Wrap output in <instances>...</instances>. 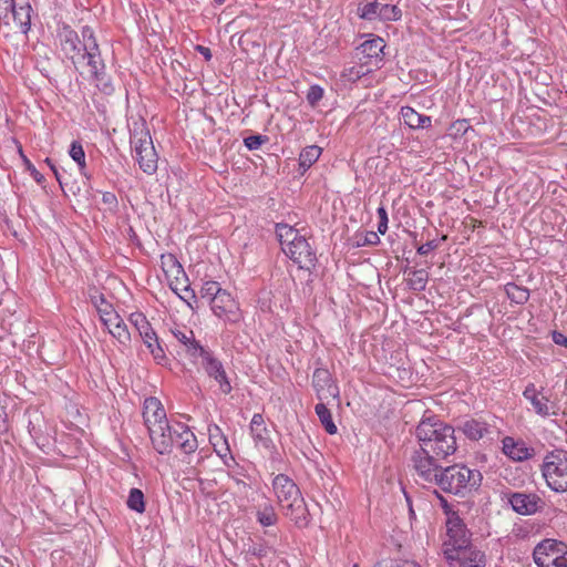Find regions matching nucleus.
I'll return each instance as SVG.
<instances>
[{"instance_id":"1","label":"nucleus","mask_w":567,"mask_h":567,"mask_svg":"<svg viewBox=\"0 0 567 567\" xmlns=\"http://www.w3.org/2000/svg\"><path fill=\"white\" fill-rule=\"evenodd\" d=\"M415 436L420 445L412 455L416 474L431 475V467L457 450L454 427L442 422L436 415L424 416L415 429Z\"/></svg>"},{"instance_id":"2","label":"nucleus","mask_w":567,"mask_h":567,"mask_svg":"<svg viewBox=\"0 0 567 567\" xmlns=\"http://www.w3.org/2000/svg\"><path fill=\"white\" fill-rule=\"evenodd\" d=\"M431 475L419 473L417 477L429 484L439 486L443 492L464 497L477 489L483 480L478 470H473L464 464L442 466L440 463L430 468Z\"/></svg>"},{"instance_id":"3","label":"nucleus","mask_w":567,"mask_h":567,"mask_svg":"<svg viewBox=\"0 0 567 567\" xmlns=\"http://www.w3.org/2000/svg\"><path fill=\"white\" fill-rule=\"evenodd\" d=\"M272 487L284 514L298 527L309 524V512L297 484L287 475L278 474Z\"/></svg>"},{"instance_id":"4","label":"nucleus","mask_w":567,"mask_h":567,"mask_svg":"<svg viewBox=\"0 0 567 567\" xmlns=\"http://www.w3.org/2000/svg\"><path fill=\"white\" fill-rule=\"evenodd\" d=\"M540 471L553 492H567V451L556 449L548 452L543 460Z\"/></svg>"},{"instance_id":"5","label":"nucleus","mask_w":567,"mask_h":567,"mask_svg":"<svg viewBox=\"0 0 567 567\" xmlns=\"http://www.w3.org/2000/svg\"><path fill=\"white\" fill-rule=\"evenodd\" d=\"M537 567H567V544L556 539H544L533 550Z\"/></svg>"},{"instance_id":"6","label":"nucleus","mask_w":567,"mask_h":567,"mask_svg":"<svg viewBox=\"0 0 567 567\" xmlns=\"http://www.w3.org/2000/svg\"><path fill=\"white\" fill-rule=\"evenodd\" d=\"M82 38L83 51L79 56L87 59V65L90 66V72L92 75H94L97 80H102L104 63L101 60V52L94 37L93 29L87 25L83 27Z\"/></svg>"},{"instance_id":"7","label":"nucleus","mask_w":567,"mask_h":567,"mask_svg":"<svg viewBox=\"0 0 567 567\" xmlns=\"http://www.w3.org/2000/svg\"><path fill=\"white\" fill-rule=\"evenodd\" d=\"M284 252L299 266L300 269L311 271L317 265V255L306 237L301 236L291 246L284 247Z\"/></svg>"},{"instance_id":"8","label":"nucleus","mask_w":567,"mask_h":567,"mask_svg":"<svg viewBox=\"0 0 567 567\" xmlns=\"http://www.w3.org/2000/svg\"><path fill=\"white\" fill-rule=\"evenodd\" d=\"M507 499L513 511L523 516L534 515L545 506L544 499L536 493H509Z\"/></svg>"},{"instance_id":"9","label":"nucleus","mask_w":567,"mask_h":567,"mask_svg":"<svg viewBox=\"0 0 567 567\" xmlns=\"http://www.w3.org/2000/svg\"><path fill=\"white\" fill-rule=\"evenodd\" d=\"M198 358H202V367L205 372L218 382L220 391L225 394L230 393L233 388L224 365L213 352L203 348V352L198 353Z\"/></svg>"},{"instance_id":"10","label":"nucleus","mask_w":567,"mask_h":567,"mask_svg":"<svg viewBox=\"0 0 567 567\" xmlns=\"http://www.w3.org/2000/svg\"><path fill=\"white\" fill-rule=\"evenodd\" d=\"M147 430L155 451L162 455L169 454L175 440L174 426L167 421Z\"/></svg>"},{"instance_id":"11","label":"nucleus","mask_w":567,"mask_h":567,"mask_svg":"<svg viewBox=\"0 0 567 567\" xmlns=\"http://www.w3.org/2000/svg\"><path fill=\"white\" fill-rule=\"evenodd\" d=\"M312 386L320 401L339 398V388L334 384L330 372L323 368H317L312 375Z\"/></svg>"},{"instance_id":"12","label":"nucleus","mask_w":567,"mask_h":567,"mask_svg":"<svg viewBox=\"0 0 567 567\" xmlns=\"http://www.w3.org/2000/svg\"><path fill=\"white\" fill-rule=\"evenodd\" d=\"M543 388L538 390L534 383H528L523 391V396L526 401H528L533 408V411L542 416L547 417L550 414H556L551 412L554 404L550 402L549 398L543 392Z\"/></svg>"},{"instance_id":"13","label":"nucleus","mask_w":567,"mask_h":567,"mask_svg":"<svg viewBox=\"0 0 567 567\" xmlns=\"http://www.w3.org/2000/svg\"><path fill=\"white\" fill-rule=\"evenodd\" d=\"M250 434L252 436V440L255 442V445L258 449H262L266 452L272 454L276 450V446L270 437L269 430L266 426L265 419L262 414L255 413L250 425Z\"/></svg>"},{"instance_id":"14","label":"nucleus","mask_w":567,"mask_h":567,"mask_svg":"<svg viewBox=\"0 0 567 567\" xmlns=\"http://www.w3.org/2000/svg\"><path fill=\"white\" fill-rule=\"evenodd\" d=\"M503 453L515 462H524L535 456V450L528 447L523 440H515L512 436H505L502 440Z\"/></svg>"},{"instance_id":"15","label":"nucleus","mask_w":567,"mask_h":567,"mask_svg":"<svg viewBox=\"0 0 567 567\" xmlns=\"http://www.w3.org/2000/svg\"><path fill=\"white\" fill-rule=\"evenodd\" d=\"M143 417L147 429L167 422L165 409L162 402L155 396L145 399Z\"/></svg>"},{"instance_id":"16","label":"nucleus","mask_w":567,"mask_h":567,"mask_svg":"<svg viewBox=\"0 0 567 567\" xmlns=\"http://www.w3.org/2000/svg\"><path fill=\"white\" fill-rule=\"evenodd\" d=\"M174 444H177L185 454H192L197 450V439L187 425L176 423L174 426Z\"/></svg>"},{"instance_id":"17","label":"nucleus","mask_w":567,"mask_h":567,"mask_svg":"<svg viewBox=\"0 0 567 567\" xmlns=\"http://www.w3.org/2000/svg\"><path fill=\"white\" fill-rule=\"evenodd\" d=\"M61 47L64 53L72 60L80 55L83 51V42L81 43L78 33L70 27H64L60 32Z\"/></svg>"},{"instance_id":"18","label":"nucleus","mask_w":567,"mask_h":567,"mask_svg":"<svg viewBox=\"0 0 567 567\" xmlns=\"http://www.w3.org/2000/svg\"><path fill=\"white\" fill-rule=\"evenodd\" d=\"M210 308L217 317L228 318V315L233 313L236 309V302L227 290L221 289V291L213 298Z\"/></svg>"},{"instance_id":"19","label":"nucleus","mask_w":567,"mask_h":567,"mask_svg":"<svg viewBox=\"0 0 567 567\" xmlns=\"http://www.w3.org/2000/svg\"><path fill=\"white\" fill-rule=\"evenodd\" d=\"M208 437L209 443L213 445L214 451L219 457H231L228 440L217 424L208 425Z\"/></svg>"},{"instance_id":"20","label":"nucleus","mask_w":567,"mask_h":567,"mask_svg":"<svg viewBox=\"0 0 567 567\" xmlns=\"http://www.w3.org/2000/svg\"><path fill=\"white\" fill-rule=\"evenodd\" d=\"M172 332L177 341L185 347V351L190 358L197 359L198 353L203 352L204 347H202L199 342L195 340L193 330L183 328L175 329Z\"/></svg>"},{"instance_id":"21","label":"nucleus","mask_w":567,"mask_h":567,"mask_svg":"<svg viewBox=\"0 0 567 567\" xmlns=\"http://www.w3.org/2000/svg\"><path fill=\"white\" fill-rule=\"evenodd\" d=\"M32 8L29 2H23L14 7L11 14V23L23 34H27L31 27Z\"/></svg>"},{"instance_id":"22","label":"nucleus","mask_w":567,"mask_h":567,"mask_svg":"<svg viewBox=\"0 0 567 567\" xmlns=\"http://www.w3.org/2000/svg\"><path fill=\"white\" fill-rule=\"evenodd\" d=\"M322 148L318 145L306 146L299 154V172L303 175L320 157Z\"/></svg>"},{"instance_id":"23","label":"nucleus","mask_w":567,"mask_h":567,"mask_svg":"<svg viewBox=\"0 0 567 567\" xmlns=\"http://www.w3.org/2000/svg\"><path fill=\"white\" fill-rule=\"evenodd\" d=\"M140 168L146 174H154L157 169V154L154 146L146 145L143 153L136 154Z\"/></svg>"},{"instance_id":"24","label":"nucleus","mask_w":567,"mask_h":567,"mask_svg":"<svg viewBox=\"0 0 567 567\" xmlns=\"http://www.w3.org/2000/svg\"><path fill=\"white\" fill-rule=\"evenodd\" d=\"M404 274L409 275L406 279L409 289L417 292L425 290L429 281V272L425 269L405 268Z\"/></svg>"},{"instance_id":"25","label":"nucleus","mask_w":567,"mask_h":567,"mask_svg":"<svg viewBox=\"0 0 567 567\" xmlns=\"http://www.w3.org/2000/svg\"><path fill=\"white\" fill-rule=\"evenodd\" d=\"M384 48H385V43H384L383 39L380 37H375L371 40L364 41L360 45L359 49L361 50L362 54L365 55L367 58L378 59V58H381V55L383 54Z\"/></svg>"},{"instance_id":"26","label":"nucleus","mask_w":567,"mask_h":567,"mask_svg":"<svg viewBox=\"0 0 567 567\" xmlns=\"http://www.w3.org/2000/svg\"><path fill=\"white\" fill-rule=\"evenodd\" d=\"M276 235L282 248L291 246V243L301 237L297 229L287 224H277Z\"/></svg>"},{"instance_id":"27","label":"nucleus","mask_w":567,"mask_h":567,"mask_svg":"<svg viewBox=\"0 0 567 567\" xmlns=\"http://www.w3.org/2000/svg\"><path fill=\"white\" fill-rule=\"evenodd\" d=\"M461 429L466 437L474 441L482 439L488 432L486 424L476 420L465 421Z\"/></svg>"},{"instance_id":"28","label":"nucleus","mask_w":567,"mask_h":567,"mask_svg":"<svg viewBox=\"0 0 567 567\" xmlns=\"http://www.w3.org/2000/svg\"><path fill=\"white\" fill-rule=\"evenodd\" d=\"M505 292L509 300L516 305H525L529 299L528 288L518 286L514 282L505 285Z\"/></svg>"},{"instance_id":"29","label":"nucleus","mask_w":567,"mask_h":567,"mask_svg":"<svg viewBox=\"0 0 567 567\" xmlns=\"http://www.w3.org/2000/svg\"><path fill=\"white\" fill-rule=\"evenodd\" d=\"M316 414L318 415L322 426L329 434H336L338 429L332 420V414L327 405L321 401L315 406Z\"/></svg>"},{"instance_id":"30","label":"nucleus","mask_w":567,"mask_h":567,"mask_svg":"<svg viewBox=\"0 0 567 567\" xmlns=\"http://www.w3.org/2000/svg\"><path fill=\"white\" fill-rule=\"evenodd\" d=\"M461 567H485V555L480 550L465 548Z\"/></svg>"},{"instance_id":"31","label":"nucleus","mask_w":567,"mask_h":567,"mask_svg":"<svg viewBox=\"0 0 567 567\" xmlns=\"http://www.w3.org/2000/svg\"><path fill=\"white\" fill-rule=\"evenodd\" d=\"M162 269L166 276H177L182 271L183 266L173 254L162 255Z\"/></svg>"},{"instance_id":"32","label":"nucleus","mask_w":567,"mask_h":567,"mask_svg":"<svg viewBox=\"0 0 567 567\" xmlns=\"http://www.w3.org/2000/svg\"><path fill=\"white\" fill-rule=\"evenodd\" d=\"M131 144L135 148L136 154L143 153V148L146 145L154 146L150 133L144 130H142L141 132L134 131L132 133Z\"/></svg>"},{"instance_id":"33","label":"nucleus","mask_w":567,"mask_h":567,"mask_svg":"<svg viewBox=\"0 0 567 567\" xmlns=\"http://www.w3.org/2000/svg\"><path fill=\"white\" fill-rule=\"evenodd\" d=\"M126 504L130 509L135 511L136 513L140 514L144 513L145 502L143 492L138 488H132L130 491Z\"/></svg>"},{"instance_id":"34","label":"nucleus","mask_w":567,"mask_h":567,"mask_svg":"<svg viewBox=\"0 0 567 567\" xmlns=\"http://www.w3.org/2000/svg\"><path fill=\"white\" fill-rule=\"evenodd\" d=\"M447 534L455 543L465 539L464 526L458 517L450 518L447 522Z\"/></svg>"},{"instance_id":"35","label":"nucleus","mask_w":567,"mask_h":567,"mask_svg":"<svg viewBox=\"0 0 567 567\" xmlns=\"http://www.w3.org/2000/svg\"><path fill=\"white\" fill-rule=\"evenodd\" d=\"M69 154L72 157V159L79 165L81 173L85 175V153L81 143L78 141H73L71 143Z\"/></svg>"},{"instance_id":"36","label":"nucleus","mask_w":567,"mask_h":567,"mask_svg":"<svg viewBox=\"0 0 567 567\" xmlns=\"http://www.w3.org/2000/svg\"><path fill=\"white\" fill-rule=\"evenodd\" d=\"M379 19L383 21H396L401 18V10L393 4H380Z\"/></svg>"},{"instance_id":"37","label":"nucleus","mask_w":567,"mask_h":567,"mask_svg":"<svg viewBox=\"0 0 567 567\" xmlns=\"http://www.w3.org/2000/svg\"><path fill=\"white\" fill-rule=\"evenodd\" d=\"M400 114L404 121V124H406L412 130H417V125H420L417 116H420V113H417L411 106H402Z\"/></svg>"},{"instance_id":"38","label":"nucleus","mask_w":567,"mask_h":567,"mask_svg":"<svg viewBox=\"0 0 567 567\" xmlns=\"http://www.w3.org/2000/svg\"><path fill=\"white\" fill-rule=\"evenodd\" d=\"M257 519L262 526H272L277 522V515L270 505H265L257 512Z\"/></svg>"},{"instance_id":"39","label":"nucleus","mask_w":567,"mask_h":567,"mask_svg":"<svg viewBox=\"0 0 567 567\" xmlns=\"http://www.w3.org/2000/svg\"><path fill=\"white\" fill-rule=\"evenodd\" d=\"M466 539L458 540V543L454 542L453 548H446L444 550L445 558L449 561L460 560L462 563L463 553L465 551L466 548Z\"/></svg>"},{"instance_id":"40","label":"nucleus","mask_w":567,"mask_h":567,"mask_svg":"<svg viewBox=\"0 0 567 567\" xmlns=\"http://www.w3.org/2000/svg\"><path fill=\"white\" fill-rule=\"evenodd\" d=\"M110 333L122 344H127L131 341V333L123 320L118 326L110 328Z\"/></svg>"},{"instance_id":"41","label":"nucleus","mask_w":567,"mask_h":567,"mask_svg":"<svg viewBox=\"0 0 567 567\" xmlns=\"http://www.w3.org/2000/svg\"><path fill=\"white\" fill-rule=\"evenodd\" d=\"M16 6L13 0H0V21L4 25H11V14Z\"/></svg>"},{"instance_id":"42","label":"nucleus","mask_w":567,"mask_h":567,"mask_svg":"<svg viewBox=\"0 0 567 567\" xmlns=\"http://www.w3.org/2000/svg\"><path fill=\"white\" fill-rule=\"evenodd\" d=\"M130 322L136 329L138 334L144 332L145 330H150L152 328L151 323L146 319L145 315L142 312H133L130 316Z\"/></svg>"},{"instance_id":"43","label":"nucleus","mask_w":567,"mask_h":567,"mask_svg":"<svg viewBox=\"0 0 567 567\" xmlns=\"http://www.w3.org/2000/svg\"><path fill=\"white\" fill-rule=\"evenodd\" d=\"M379 10L380 3L377 0H374L372 2L365 3L362 8H359V16L360 18L365 20H374L379 18Z\"/></svg>"},{"instance_id":"44","label":"nucleus","mask_w":567,"mask_h":567,"mask_svg":"<svg viewBox=\"0 0 567 567\" xmlns=\"http://www.w3.org/2000/svg\"><path fill=\"white\" fill-rule=\"evenodd\" d=\"M166 279L168 280L169 288L175 293H178V291L188 282V277H187L184 268H182V271H179V275L166 276Z\"/></svg>"},{"instance_id":"45","label":"nucleus","mask_w":567,"mask_h":567,"mask_svg":"<svg viewBox=\"0 0 567 567\" xmlns=\"http://www.w3.org/2000/svg\"><path fill=\"white\" fill-rule=\"evenodd\" d=\"M221 291V288L217 281H206L202 289H200V296L202 298H205L212 302L213 298H215L219 292Z\"/></svg>"},{"instance_id":"46","label":"nucleus","mask_w":567,"mask_h":567,"mask_svg":"<svg viewBox=\"0 0 567 567\" xmlns=\"http://www.w3.org/2000/svg\"><path fill=\"white\" fill-rule=\"evenodd\" d=\"M357 238H358V240H357L358 247L375 246L380 243L379 233H375V231H367L363 235H358Z\"/></svg>"},{"instance_id":"47","label":"nucleus","mask_w":567,"mask_h":567,"mask_svg":"<svg viewBox=\"0 0 567 567\" xmlns=\"http://www.w3.org/2000/svg\"><path fill=\"white\" fill-rule=\"evenodd\" d=\"M323 93L324 91L320 85H311L307 92V102L309 103V105L315 107L323 97Z\"/></svg>"},{"instance_id":"48","label":"nucleus","mask_w":567,"mask_h":567,"mask_svg":"<svg viewBox=\"0 0 567 567\" xmlns=\"http://www.w3.org/2000/svg\"><path fill=\"white\" fill-rule=\"evenodd\" d=\"M144 344L150 350L151 354L153 355L154 360L157 363H162L163 361L166 360L165 351L162 348L158 340H156V342L150 341V343H144Z\"/></svg>"},{"instance_id":"49","label":"nucleus","mask_w":567,"mask_h":567,"mask_svg":"<svg viewBox=\"0 0 567 567\" xmlns=\"http://www.w3.org/2000/svg\"><path fill=\"white\" fill-rule=\"evenodd\" d=\"M270 548L264 544H252L248 547L246 556H252L256 558H262L268 555Z\"/></svg>"},{"instance_id":"50","label":"nucleus","mask_w":567,"mask_h":567,"mask_svg":"<svg viewBox=\"0 0 567 567\" xmlns=\"http://www.w3.org/2000/svg\"><path fill=\"white\" fill-rule=\"evenodd\" d=\"M90 299L93 306L96 308L99 315L100 309L105 308V306H112L106 301L104 295L99 292L96 289H92L90 292Z\"/></svg>"},{"instance_id":"51","label":"nucleus","mask_w":567,"mask_h":567,"mask_svg":"<svg viewBox=\"0 0 567 567\" xmlns=\"http://www.w3.org/2000/svg\"><path fill=\"white\" fill-rule=\"evenodd\" d=\"M267 140V136L250 135L244 140V144L248 150L254 151L258 150L261 146V144L265 143Z\"/></svg>"},{"instance_id":"52","label":"nucleus","mask_w":567,"mask_h":567,"mask_svg":"<svg viewBox=\"0 0 567 567\" xmlns=\"http://www.w3.org/2000/svg\"><path fill=\"white\" fill-rule=\"evenodd\" d=\"M377 213H378V217H379L378 233L381 235H384L388 230V223H389L386 209L384 206H380L377 209Z\"/></svg>"},{"instance_id":"53","label":"nucleus","mask_w":567,"mask_h":567,"mask_svg":"<svg viewBox=\"0 0 567 567\" xmlns=\"http://www.w3.org/2000/svg\"><path fill=\"white\" fill-rule=\"evenodd\" d=\"M45 163L50 166L51 171L53 172L56 181L59 182V185L63 192H65V187H68V181L65 179L64 175L58 169L55 164L52 162L51 158H45Z\"/></svg>"},{"instance_id":"54","label":"nucleus","mask_w":567,"mask_h":567,"mask_svg":"<svg viewBox=\"0 0 567 567\" xmlns=\"http://www.w3.org/2000/svg\"><path fill=\"white\" fill-rule=\"evenodd\" d=\"M20 154H21V157L23 159V163L25 164L27 169L31 173V175L35 179V182L37 183H42V181L44 179L43 175L34 167V165L22 153L21 148H20Z\"/></svg>"},{"instance_id":"55","label":"nucleus","mask_w":567,"mask_h":567,"mask_svg":"<svg viewBox=\"0 0 567 567\" xmlns=\"http://www.w3.org/2000/svg\"><path fill=\"white\" fill-rule=\"evenodd\" d=\"M182 300H184L185 302H187V305L189 307H192L190 305V300H196V295L194 292V290L190 288L189 284L187 282L179 291L178 293H176Z\"/></svg>"},{"instance_id":"56","label":"nucleus","mask_w":567,"mask_h":567,"mask_svg":"<svg viewBox=\"0 0 567 567\" xmlns=\"http://www.w3.org/2000/svg\"><path fill=\"white\" fill-rule=\"evenodd\" d=\"M116 311L113 309V306H105V308L100 309V319L102 323L109 321V319H116Z\"/></svg>"},{"instance_id":"57","label":"nucleus","mask_w":567,"mask_h":567,"mask_svg":"<svg viewBox=\"0 0 567 567\" xmlns=\"http://www.w3.org/2000/svg\"><path fill=\"white\" fill-rule=\"evenodd\" d=\"M116 311L113 309V306H105V308L100 309V319L102 323L109 321V319H116Z\"/></svg>"},{"instance_id":"58","label":"nucleus","mask_w":567,"mask_h":567,"mask_svg":"<svg viewBox=\"0 0 567 567\" xmlns=\"http://www.w3.org/2000/svg\"><path fill=\"white\" fill-rule=\"evenodd\" d=\"M102 202L104 205H106L110 209H115L117 207V198L114 193L111 192H104L102 194Z\"/></svg>"},{"instance_id":"59","label":"nucleus","mask_w":567,"mask_h":567,"mask_svg":"<svg viewBox=\"0 0 567 567\" xmlns=\"http://www.w3.org/2000/svg\"><path fill=\"white\" fill-rule=\"evenodd\" d=\"M439 248V241L437 240H429L427 243L421 245L417 247L416 251L419 255H427L431 250H434Z\"/></svg>"},{"instance_id":"60","label":"nucleus","mask_w":567,"mask_h":567,"mask_svg":"<svg viewBox=\"0 0 567 567\" xmlns=\"http://www.w3.org/2000/svg\"><path fill=\"white\" fill-rule=\"evenodd\" d=\"M140 337L144 343H150V341L156 342V340H158L157 334L153 328H150V330H145L140 334Z\"/></svg>"},{"instance_id":"61","label":"nucleus","mask_w":567,"mask_h":567,"mask_svg":"<svg viewBox=\"0 0 567 567\" xmlns=\"http://www.w3.org/2000/svg\"><path fill=\"white\" fill-rule=\"evenodd\" d=\"M553 341L558 344V346H561V347H565L567 348V336H565L564 333L561 332H558V331H554L553 332Z\"/></svg>"},{"instance_id":"62","label":"nucleus","mask_w":567,"mask_h":567,"mask_svg":"<svg viewBox=\"0 0 567 567\" xmlns=\"http://www.w3.org/2000/svg\"><path fill=\"white\" fill-rule=\"evenodd\" d=\"M392 567H421V566L413 560H405V559L393 560L392 559Z\"/></svg>"},{"instance_id":"63","label":"nucleus","mask_w":567,"mask_h":567,"mask_svg":"<svg viewBox=\"0 0 567 567\" xmlns=\"http://www.w3.org/2000/svg\"><path fill=\"white\" fill-rule=\"evenodd\" d=\"M417 118H419V122H420V125H417V130L419 128L430 127L431 124H432L431 116L420 114V116H417Z\"/></svg>"},{"instance_id":"64","label":"nucleus","mask_w":567,"mask_h":567,"mask_svg":"<svg viewBox=\"0 0 567 567\" xmlns=\"http://www.w3.org/2000/svg\"><path fill=\"white\" fill-rule=\"evenodd\" d=\"M123 319L120 317L118 313H116V319H109L107 322L104 323V326L107 328V330L110 331V328H113L115 326H118L120 322L122 321Z\"/></svg>"}]
</instances>
